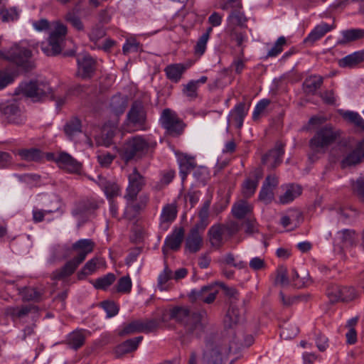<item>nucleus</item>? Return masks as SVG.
I'll use <instances>...</instances> for the list:
<instances>
[{"label":"nucleus","instance_id":"nucleus-1","mask_svg":"<svg viewBox=\"0 0 364 364\" xmlns=\"http://www.w3.org/2000/svg\"><path fill=\"white\" fill-rule=\"evenodd\" d=\"M205 314L193 311L186 306H176L169 310V318L182 328L184 336L199 337L204 331Z\"/></svg>","mask_w":364,"mask_h":364},{"label":"nucleus","instance_id":"nucleus-2","mask_svg":"<svg viewBox=\"0 0 364 364\" xmlns=\"http://www.w3.org/2000/svg\"><path fill=\"white\" fill-rule=\"evenodd\" d=\"M95 247V242L90 239L79 240L72 245V250L77 252L76 256L68 261L64 266L53 272V279H62L73 274L79 265L91 253Z\"/></svg>","mask_w":364,"mask_h":364},{"label":"nucleus","instance_id":"nucleus-3","mask_svg":"<svg viewBox=\"0 0 364 364\" xmlns=\"http://www.w3.org/2000/svg\"><path fill=\"white\" fill-rule=\"evenodd\" d=\"M341 136V131L331 125L320 128L309 141V147L313 155L324 154L329 146L335 143Z\"/></svg>","mask_w":364,"mask_h":364},{"label":"nucleus","instance_id":"nucleus-4","mask_svg":"<svg viewBox=\"0 0 364 364\" xmlns=\"http://www.w3.org/2000/svg\"><path fill=\"white\" fill-rule=\"evenodd\" d=\"M150 148V143L141 136H136L127 140L119 150L122 158L128 162L144 156Z\"/></svg>","mask_w":364,"mask_h":364},{"label":"nucleus","instance_id":"nucleus-5","mask_svg":"<svg viewBox=\"0 0 364 364\" xmlns=\"http://www.w3.org/2000/svg\"><path fill=\"white\" fill-rule=\"evenodd\" d=\"M31 55L32 53L29 49L18 43L14 44L5 52L0 51V58L13 63L26 71L33 68V63L30 61Z\"/></svg>","mask_w":364,"mask_h":364},{"label":"nucleus","instance_id":"nucleus-6","mask_svg":"<svg viewBox=\"0 0 364 364\" xmlns=\"http://www.w3.org/2000/svg\"><path fill=\"white\" fill-rule=\"evenodd\" d=\"M18 90L22 95L31 98L33 102L42 101L48 97L54 99L52 88L46 82L31 80L28 82L22 83Z\"/></svg>","mask_w":364,"mask_h":364},{"label":"nucleus","instance_id":"nucleus-7","mask_svg":"<svg viewBox=\"0 0 364 364\" xmlns=\"http://www.w3.org/2000/svg\"><path fill=\"white\" fill-rule=\"evenodd\" d=\"M159 122L165 129L166 134L172 137L181 136L186 127L178 114L168 108L162 111Z\"/></svg>","mask_w":364,"mask_h":364},{"label":"nucleus","instance_id":"nucleus-8","mask_svg":"<svg viewBox=\"0 0 364 364\" xmlns=\"http://www.w3.org/2000/svg\"><path fill=\"white\" fill-rule=\"evenodd\" d=\"M126 124L128 127L135 130L146 129V111L141 100H135L132 102L127 114Z\"/></svg>","mask_w":364,"mask_h":364},{"label":"nucleus","instance_id":"nucleus-9","mask_svg":"<svg viewBox=\"0 0 364 364\" xmlns=\"http://www.w3.org/2000/svg\"><path fill=\"white\" fill-rule=\"evenodd\" d=\"M67 34V27L57 23L54 31L50 33L48 39V43L46 46L42 44L41 49L48 56H54L60 53L62 50V43Z\"/></svg>","mask_w":364,"mask_h":364},{"label":"nucleus","instance_id":"nucleus-10","mask_svg":"<svg viewBox=\"0 0 364 364\" xmlns=\"http://www.w3.org/2000/svg\"><path fill=\"white\" fill-rule=\"evenodd\" d=\"M128 186L126 188L124 198L128 202H134L136 200L137 196L142 191L146 185V179L134 167L132 172L128 175Z\"/></svg>","mask_w":364,"mask_h":364},{"label":"nucleus","instance_id":"nucleus-11","mask_svg":"<svg viewBox=\"0 0 364 364\" xmlns=\"http://www.w3.org/2000/svg\"><path fill=\"white\" fill-rule=\"evenodd\" d=\"M201 360L203 364H222L223 361L222 346L213 340H205Z\"/></svg>","mask_w":364,"mask_h":364},{"label":"nucleus","instance_id":"nucleus-12","mask_svg":"<svg viewBox=\"0 0 364 364\" xmlns=\"http://www.w3.org/2000/svg\"><path fill=\"white\" fill-rule=\"evenodd\" d=\"M223 10H230V14L228 18L230 25L245 26L247 18L245 14L240 11L242 4L240 1L228 0L221 5Z\"/></svg>","mask_w":364,"mask_h":364},{"label":"nucleus","instance_id":"nucleus-13","mask_svg":"<svg viewBox=\"0 0 364 364\" xmlns=\"http://www.w3.org/2000/svg\"><path fill=\"white\" fill-rule=\"evenodd\" d=\"M58 167L70 173L80 174L82 165L71 155L66 152H61L53 159Z\"/></svg>","mask_w":364,"mask_h":364},{"label":"nucleus","instance_id":"nucleus-14","mask_svg":"<svg viewBox=\"0 0 364 364\" xmlns=\"http://www.w3.org/2000/svg\"><path fill=\"white\" fill-rule=\"evenodd\" d=\"M218 291L214 285L202 287L200 289H193L189 297L194 301H201L206 304L213 303L218 294Z\"/></svg>","mask_w":364,"mask_h":364},{"label":"nucleus","instance_id":"nucleus-15","mask_svg":"<svg viewBox=\"0 0 364 364\" xmlns=\"http://www.w3.org/2000/svg\"><path fill=\"white\" fill-rule=\"evenodd\" d=\"M78 76L83 79L92 77L96 70V62L89 55L78 57L77 59Z\"/></svg>","mask_w":364,"mask_h":364},{"label":"nucleus","instance_id":"nucleus-16","mask_svg":"<svg viewBox=\"0 0 364 364\" xmlns=\"http://www.w3.org/2000/svg\"><path fill=\"white\" fill-rule=\"evenodd\" d=\"M284 146L281 142H277L274 148L262 156V164L267 165L269 168H275L282 163V158L284 154Z\"/></svg>","mask_w":364,"mask_h":364},{"label":"nucleus","instance_id":"nucleus-17","mask_svg":"<svg viewBox=\"0 0 364 364\" xmlns=\"http://www.w3.org/2000/svg\"><path fill=\"white\" fill-rule=\"evenodd\" d=\"M202 233L200 228L193 226L191 229L185 242V247L188 252L196 253L201 249L203 243Z\"/></svg>","mask_w":364,"mask_h":364},{"label":"nucleus","instance_id":"nucleus-18","mask_svg":"<svg viewBox=\"0 0 364 364\" xmlns=\"http://www.w3.org/2000/svg\"><path fill=\"white\" fill-rule=\"evenodd\" d=\"M184 232L185 231L183 227L176 228L172 233L166 238L164 245L162 247V251L164 255L167 254L168 249L177 251L181 247L184 238Z\"/></svg>","mask_w":364,"mask_h":364},{"label":"nucleus","instance_id":"nucleus-19","mask_svg":"<svg viewBox=\"0 0 364 364\" xmlns=\"http://www.w3.org/2000/svg\"><path fill=\"white\" fill-rule=\"evenodd\" d=\"M364 158V139L359 142L356 148L349 153L341 161V167L345 168L361 162Z\"/></svg>","mask_w":364,"mask_h":364},{"label":"nucleus","instance_id":"nucleus-20","mask_svg":"<svg viewBox=\"0 0 364 364\" xmlns=\"http://www.w3.org/2000/svg\"><path fill=\"white\" fill-rule=\"evenodd\" d=\"M223 226L221 224L213 225L208 231V241L215 250H219L223 245Z\"/></svg>","mask_w":364,"mask_h":364},{"label":"nucleus","instance_id":"nucleus-21","mask_svg":"<svg viewBox=\"0 0 364 364\" xmlns=\"http://www.w3.org/2000/svg\"><path fill=\"white\" fill-rule=\"evenodd\" d=\"M3 113L9 123L21 125L26 122V117L22 114L19 107L16 104L6 106L3 109Z\"/></svg>","mask_w":364,"mask_h":364},{"label":"nucleus","instance_id":"nucleus-22","mask_svg":"<svg viewBox=\"0 0 364 364\" xmlns=\"http://www.w3.org/2000/svg\"><path fill=\"white\" fill-rule=\"evenodd\" d=\"M335 26L333 24L330 25L326 23H321L317 25L314 30L309 34V36L304 39L306 43H309L311 46L316 41L322 38L326 33L331 31Z\"/></svg>","mask_w":364,"mask_h":364},{"label":"nucleus","instance_id":"nucleus-23","mask_svg":"<svg viewBox=\"0 0 364 364\" xmlns=\"http://www.w3.org/2000/svg\"><path fill=\"white\" fill-rule=\"evenodd\" d=\"M177 215L176 205L173 203L166 204L164 206L161 214V228L166 230L168 224L173 222Z\"/></svg>","mask_w":364,"mask_h":364},{"label":"nucleus","instance_id":"nucleus-24","mask_svg":"<svg viewBox=\"0 0 364 364\" xmlns=\"http://www.w3.org/2000/svg\"><path fill=\"white\" fill-rule=\"evenodd\" d=\"M96 182L104 190L108 198L111 199L119 196L120 188L116 183L107 181L102 176H98V180Z\"/></svg>","mask_w":364,"mask_h":364},{"label":"nucleus","instance_id":"nucleus-25","mask_svg":"<svg viewBox=\"0 0 364 364\" xmlns=\"http://www.w3.org/2000/svg\"><path fill=\"white\" fill-rule=\"evenodd\" d=\"M342 38L337 42L338 45H345L364 38V29L352 28L342 31Z\"/></svg>","mask_w":364,"mask_h":364},{"label":"nucleus","instance_id":"nucleus-26","mask_svg":"<svg viewBox=\"0 0 364 364\" xmlns=\"http://www.w3.org/2000/svg\"><path fill=\"white\" fill-rule=\"evenodd\" d=\"M186 68H187L183 64L176 63L166 66L164 69V72L168 79L172 82H177L182 77Z\"/></svg>","mask_w":364,"mask_h":364},{"label":"nucleus","instance_id":"nucleus-27","mask_svg":"<svg viewBox=\"0 0 364 364\" xmlns=\"http://www.w3.org/2000/svg\"><path fill=\"white\" fill-rule=\"evenodd\" d=\"M253 207L246 200H240L232 208V215L238 219H242L252 212Z\"/></svg>","mask_w":364,"mask_h":364},{"label":"nucleus","instance_id":"nucleus-28","mask_svg":"<svg viewBox=\"0 0 364 364\" xmlns=\"http://www.w3.org/2000/svg\"><path fill=\"white\" fill-rule=\"evenodd\" d=\"M18 155L22 160L27 161H40L43 159V154L36 148L22 149L17 151Z\"/></svg>","mask_w":364,"mask_h":364},{"label":"nucleus","instance_id":"nucleus-29","mask_svg":"<svg viewBox=\"0 0 364 364\" xmlns=\"http://www.w3.org/2000/svg\"><path fill=\"white\" fill-rule=\"evenodd\" d=\"M364 61V51H358L350 54L338 61L341 68H352Z\"/></svg>","mask_w":364,"mask_h":364},{"label":"nucleus","instance_id":"nucleus-30","mask_svg":"<svg viewBox=\"0 0 364 364\" xmlns=\"http://www.w3.org/2000/svg\"><path fill=\"white\" fill-rule=\"evenodd\" d=\"M247 114L245 103L240 102L235 105L230 113V117L236 123L237 129H240L243 124L245 117Z\"/></svg>","mask_w":364,"mask_h":364},{"label":"nucleus","instance_id":"nucleus-31","mask_svg":"<svg viewBox=\"0 0 364 364\" xmlns=\"http://www.w3.org/2000/svg\"><path fill=\"white\" fill-rule=\"evenodd\" d=\"M323 79L321 76H310L304 82V91L308 94L314 95L322 85Z\"/></svg>","mask_w":364,"mask_h":364},{"label":"nucleus","instance_id":"nucleus-32","mask_svg":"<svg viewBox=\"0 0 364 364\" xmlns=\"http://www.w3.org/2000/svg\"><path fill=\"white\" fill-rule=\"evenodd\" d=\"M127 105V97L121 94L115 95L111 98L109 107L111 110L116 114H122Z\"/></svg>","mask_w":364,"mask_h":364},{"label":"nucleus","instance_id":"nucleus-33","mask_svg":"<svg viewBox=\"0 0 364 364\" xmlns=\"http://www.w3.org/2000/svg\"><path fill=\"white\" fill-rule=\"evenodd\" d=\"M210 203V200H207L203 203V206L198 213V217L200 218V220L194 225L196 227L200 228L201 232H203L205 230V229L206 228L209 223L208 216Z\"/></svg>","mask_w":364,"mask_h":364},{"label":"nucleus","instance_id":"nucleus-34","mask_svg":"<svg viewBox=\"0 0 364 364\" xmlns=\"http://www.w3.org/2000/svg\"><path fill=\"white\" fill-rule=\"evenodd\" d=\"M81 121L77 117H73L65 124L64 132L68 137L72 139L81 132Z\"/></svg>","mask_w":364,"mask_h":364},{"label":"nucleus","instance_id":"nucleus-35","mask_svg":"<svg viewBox=\"0 0 364 364\" xmlns=\"http://www.w3.org/2000/svg\"><path fill=\"white\" fill-rule=\"evenodd\" d=\"M180 174L181 175L182 180H184L187 175L195 168L196 164L194 161V158L185 156L180 159Z\"/></svg>","mask_w":364,"mask_h":364},{"label":"nucleus","instance_id":"nucleus-36","mask_svg":"<svg viewBox=\"0 0 364 364\" xmlns=\"http://www.w3.org/2000/svg\"><path fill=\"white\" fill-rule=\"evenodd\" d=\"M85 337L81 331H75L68 336L67 342L70 348L77 350L85 343Z\"/></svg>","mask_w":364,"mask_h":364},{"label":"nucleus","instance_id":"nucleus-37","mask_svg":"<svg viewBox=\"0 0 364 364\" xmlns=\"http://www.w3.org/2000/svg\"><path fill=\"white\" fill-rule=\"evenodd\" d=\"M343 118L348 122L354 124L357 128L364 130V119L360 114L353 111H343L341 112Z\"/></svg>","mask_w":364,"mask_h":364},{"label":"nucleus","instance_id":"nucleus-38","mask_svg":"<svg viewBox=\"0 0 364 364\" xmlns=\"http://www.w3.org/2000/svg\"><path fill=\"white\" fill-rule=\"evenodd\" d=\"M301 193V188L299 186L291 185L285 193L279 197V201L282 204L291 202L295 198Z\"/></svg>","mask_w":364,"mask_h":364},{"label":"nucleus","instance_id":"nucleus-39","mask_svg":"<svg viewBox=\"0 0 364 364\" xmlns=\"http://www.w3.org/2000/svg\"><path fill=\"white\" fill-rule=\"evenodd\" d=\"M261 176H257L255 179L247 178L242 183V192L244 197L250 198L255 192Z\"/></svg>","mask_w":364,"mask_h":364},{"label":"nucleus","instance_id":"nucleus-40","mask_svg":"<svg viewBox=\"0 0 364 364\" xmlns=\"http://www.w3.org/2000/svg\"><path fill=\"white\" fill-rule=\"evenodd\" d=\"M21 294L23 299L25 301H33L38 302L41 300L43 291H38L37 289L33 287H24L21 291Z\"/></svg>","mask_w":364,"mask_h":364},{"label":"nucleus","instance_id":"nucleus-41","mask_svg":"<svg viewBox=\"0 0 364 364\" xmlns=\"http://www.w3.org/2000/svg\"><path fill=\"white\" fill-rule=\"evenodd\" d=\"M98 208V205L95 200H85L79 203L78 206L73 210V215H78L85 213L94 211Z\"/></svg>","mask_w":364,"mask_h":364},{"label":"nucleus","instance_id":"nucleus-42","mask_svg":"<svg viewBox=\"0 0 364 364\" xmlns=\"http://www.w3.org/2000/svg\"><path fill=\"white\" fill-rule=\"evenodd\" d=\"M240 317L241 315L239 309L234 306H230L225 318V326L232 328L234 325L240 322Z\"/></svg>","mask_w":364,"mask_h":364},{"label":"nucleus","instance_id":"nucleus-43","mask_svg":"<svg viewBox=\"0 0 364 364\" xmlns=\"http://www.w3.org/2000/svg\"><path fill=\"white\" fill-rule=\"evenodd\" d=\"M173 278V272L167 265L164 271L159 275L157 287L161 291L168 290V286L166 283Z\"/></svg>","mask_w":364,"mask_h":364},{"label":"nucleus","instance_id":"nucleus-44","mask_svg":"<svg viewBox=\"0 0 364 364\" xmlns=\"http://www.w3.org/2000/svg\"><path fill=\"white\" fill-rule=\"evenodd\" d=\"M143 340V336H137L133 338L128 339L123 342L119 346L123 353H127L134 351L138 348L139 343Z\"/></svg>","mask_w":364,"mask_h":364},{"label":"nucleus","instance_id":"nucleus-45","mask_svg":"<svg viewBox=\"0 0 364 364\" xmlns=\"http://www.w3.org/2000/svg\"><path fill=\"white\" fill-rule=\"evenodd\" d=\"M340 234V240L342 243L343 247H352L355 240V231L345 229L339 232Z\"/></svg>","mask_w":364,"mask_h":364},{"label":"nucleus","instance_id":"nucleus-46","mask_svg":"<svg viewBox=\"0 0 364 364\" xmlns=\"http://www.w3.org/2000/svg\"><path fill=\"white\" fill-rule=\"evenodd\" d=\"M141 320L133 321L124 326V328L119 332V336H124L135 333H141Z\"/></svg>","mask_w":364,"mask_h":364},{"label":"nucleus","instance_id":"nucleus-47","mask_svg":"<svg viewBox=\"0 0 364 364\" xmlns=\"http://www.w3.org/2000/svg\"><path fill=\"white\" fill-rule=\"evenodd\" d=\"M98 259L95 257L87 261L82 269L77 273L78 279H83L86 276L92 274L97 269Z\"/></svg>","mask_w":364,"mask_h":364},{"label":"nucleus","instance_id":"nucleus-48","mask_svg":"<svg viewBox=\"0 0 364 364\" xmlns=\"http://www.w3.org/2000/svg\"><path fill=\"white\" fill-rule=\"evenodd\" d=\"M116 277L112 273H109L102 277L98 278L94 283V287L99 289H106L109 287L114 281Z\"/></svg>","mask_w":364,"mask_h":364},{"label":"nucleus","instance_id":"nucleus-49","mask_svg":"<svg viewBox=\"0 0 364 364\" xmlns=\"http://www.w3.org/2000/svg\"><path fill=\"white\" fill-rule=\"evenodd\" d=\"M132 283L129 276L121 277L116 285V291L121 294H129L132 290Z\"/></svg>","mask_w":364,"mask_h":364},{"label":"nucleus","instance_id":"nucleus-50","mask_svg":"<svg viewBox=\"0 0 364 364\" xmlns=\"http://www.w3.org/2000/svg\"><path fill=\"white\" fill-rule=\"evenodd\" d=\"M32 309H34V306L32 305H29L23 306H21V308L11 307L8 309L7 312L14 318H21L27 316L28 313L31 311Z\"/></svg>","mask_w":364,"mask_h":364},{"label":"nucleus","instance_id":"nucleus-51","mask_svg":"<svg viewBox=\"0 0 364 364\" xmlns=\"http://www.w3.org/2000/svg\"><path fill=\"white\" fill-rule=\"evenodd\" d=\"M229 34L232 41L236 42L237 46L241 47V53L243 54L242 43L247 41V36L245 32L238 31L235 28L229 29Z\"/></svg>","mask_w":364,"mask_h":364},{"label":"nucleus","instance_id":"nucleus-52","mask_svg":"<svg viewBox=\"0 0 364 364\" xmlns=\"http://www.w3.org/2000/svg\"><path fill=\"white\" fill-rule=\"evenodd\" d=\"M279 298L283 306L289 307L299 301H307L308 295H298L294 296H287L282 291L279 292Z\"/></svg>","mask_w":364,"mask_h":364},{"label":"nucleus","instance_id":"nucleus-53","mask_svg":"<svg viewBox=\"0 0 364 364\" xmlns=\"http://www.w3.org/2000/svg\"><path fill=\"white\" fill-rule=\"evenodd\" d=\"M175 176V172L173 170L164 171L160 182L156 184L154 189L156 191L161 190L165 186L169 184Z\"/></svg>","mask_w":364,"mask_h":364},{"label":"nucleus","instance_id":"nucleus-54","mask_svg":"<svg viewBox=\"0 0 364 364\" xmlns=\"http://www.w3.org/2000/svg\"><path fill=\"white\" fill-rule=\"evenodd\" d=\"M274 282L275 284H279L282 287L289 284V278L287 277V269L286 267L280 266L277 268Z\"/></svg>","mask_w":364,"mask_h":364},{"label":"nucleus","instance_id":"nucleus-55","mask_svg":"<svg viewBox=\"0 0 364 364\" xmlns=\"http://www.w3.org/2000/svg\"><path fill=\"white\" fill-rule=\"evenodd\" d=\"M0 14L4 22L14 21L18 18V13L16 8L2 9Z\"/></svg>","mask_w":364,"mask_h":364},{"label":"nucleus","instance_id":"nucleus-56","mask_svg":"<svg viewBox=\"0 0 364 364\" xmlns=\"http://www.w3.org/2000/svg\"><path fill=\"white\" fill-rule=\"evenodd\" d=\"M141 333H148L156 331L159 326V322L155 318L145 321L141 320Z\"/></svg>","mask_w":364,"mask_h":364},{"label":"nucleus","instance_id":"nucleus-57","mask_svg":"<svg viewBox=\"0 0 364 364\" xmlns=\"http://www.w3.org/2000/svg\"><path fill=\"white\" fill-rule=\"evenodd\" d=\"M286 44V38L284 36L279 37L275 42L273 47L269 50L267 58L275 57L282 51V46Z\"/></svg>","mask_w":364,"mask_h":364},{"label":"nucleus","instance_id":"nucleus-58","mask_svg":"<svg viewBox=\"0 0 364 364\" xmlns=\"http://www.w3.org/2000/svg\"><path fill=\"white\" fill-rule=\"evenodd\" d=\"M326 294L331 302L341 301V287L331 285L327 289Z\"/></svg>","mask_w":364,"mask_h":364},{"label":"nucleus","instance_id":"nucleus-59","mask_svg":"<svg viewBox=\"0 0 364 364\" xmlns=\"http://www.w3.org/2000/svg\"><path fill=\"white\" fill-rule=\"evenodd\" d=\"M101 305L106 311L108 318L114 316L119 312V306L114 301H105L101 303Z\"/></svg>","mask_w":364,"mask_h":364},{"label":"nucleus","instance_id":"nucleus-60","mask_svg":"<svg viewBox=\"0 0 364 364\" xmlns=\"http://www.w3.org/2000/svg\"><path fill=\"white\" fill-rule=\"evenodd\" d=\"M274 197L273 190L263 184L259 192V199L265 204L269 203Z\"/></svg>","mask_w":364,"mask_h":364},{"label":"nucleus","instance_id":"nucleus-61","mask_svg":"<svg viewBox=\"0 0 364 364\" xmlns=\"http://www.w3.org/2000/svg\"><path fill=\"white\" fill-rule=\"evenodd\" d=\"M65 19L69 22L76 30L82 31L84 30V25L80 18L72 12H69L65 15Z\"/></svg>","mask_w":364,"mask_h":364},{"label":"nucleus","instance_id":"nucleus-62","mask_svg":"<svg viewBox=\"0 0 364 364\" xmlns=\"http://www.w3.org/2000/svg\"><path fill=\"white\" fill-rule=\"evenodd\" d=\"M223 262L225 264L232 266L239 269H243L246 267L247 264L243 261H240L238 262H235V258L233 254L228 253L223 258Z\"/></svg>","mask_w":364,"mask_h":364},{"label":"nucleus","instance_id":"nucleus-63","mask_svg":"<svg viewBox=\"0 0 364 364\" xmlns=\"http://www.w3.org/2000/svg\"><path fill=\"white\" fill-rule=\"evenodd\" d=\"M105 36V31L102 26H95L89 33L90 40L92 42H97Z\"/></svg>","mask_w":364,"mask_h":364},{"label":"nucleus","instance_id":"nucleus-64","mask_svg":"<svg viewBox=\"0 0 364 364\" xmlns=\"http://www.w3.org/2000/svg\"><path fill=\"white\" fill-rule=\"evenodd\" d=\"M198 86L194 80L190 81L187 85H184L183 89V94L193 99L197 97Z\"/></svg>","mask_w":364,"mask_h":364}]
</instances>
